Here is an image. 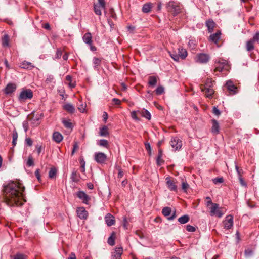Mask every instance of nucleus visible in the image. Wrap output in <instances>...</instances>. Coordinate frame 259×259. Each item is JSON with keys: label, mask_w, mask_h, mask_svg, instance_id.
I'll use <instances>...</instances> for the list:
<instances>
[{"label": "nucleus", "mask_w": 259, "mask_h": 259, "mask_svg": "<svg viewBox=\"0 0 259 259\" xmlns=\"http://www.w3.org/2000/svg\"><path fill=\"white\" fill-rule=\"evenodd\" d=\"M26 256L22 253H17L14 256V259H26Z\"/></svg>", "instance_id": "nucleus-46"}, {"label": "nucleus", "mask_w": 259, "mask_h": 259, "mask_svg": "<svg viewBox=\"0 0 259 259\" xmlns=\"http://www.w3.org/2000/svg\"><path fill=\"white\" fill-rule=\"evenodd\" d=\"M209 60L210 56L205 53H200L197 54L196 56V61L200 63H206Z\"/></svg>", "instance_id": "nucleus-11"}, {"label": "nucleus", "mask_w": 259, "mask_h": 259, "mask_svg": "<svg viewBox=\"0 0 259 259\" xmlns=\"http://www.w3.org/2000/svg\"><path fill=\"white\" fill-rule=\"evenodd\" d=\"M210 214L211 216H217L218 218H221L223 213L220 210L219 204L217 203L212 204L210 207Z\"/></svg>", "instance_id": "nucleus-6"}, {"label": "nucleus", "mask_w": 259, "mask_h": 259, "mask_svg": "<svg viewBox=\"0 0 259 259\" xmlns=\"http://www.w3.org/2000/svg\"><path fill=\"white\" fill-rule=\"evenodd\" d=\"M34 165V161L32 157H29L27 161V165L28 166H31Z\"/></svg>", "instance_id": "nucleus-54"}, {"label": "nucleus", "mask_w": 259, "mask_h": 259, "mask_svg": "<svg viewBox=\"0 0 259 259\" xmlns=\"http://www.w3.org/2000/svg\"><path fill=\"white\" fill-rule=\"evenodd\" d=\"M33 92L30 89L24 90L21 92L18 99L19 101L31 99L33 97Z\"/></svg>", "instance_id": "nucleus-5"}, {"label": "nucleus", "mask_w": 259, "mask_h": 259, "mask_svg": "<svg viewBox=\"0 0 259 259\" xmlns=\"http://www.w3.org/2000/svg\"><path fill=\"white\" fill-rule=\"evenodd\" d=\"M53 139L57 143H60L63 139L62 135L58 132H55L53 134Z\"/></svg>", "instance_id": "nucleus-23"}, {"label": "nucleus", "mask_w": 259, "mask_h": 259, "mask_svg": "<svg viewBox=\"0 0 259 259\" xmlns=\"http://www.w3.org/2000/svg\"><path fill=\"white\" fill-rule=\"evenodd\" d=\"M178 55L181 59H185L188 55L187 51L183 48L178 49Z\"/></svg>", "instance_id": "nucleus-22"}, {"label": "nucleus", "mask_w": 259, "mask_h": 259, "mask_svg": "<svg viewBox=\"0 0 259 259\" xmlns=\"http://www.w3.org/2000/svg\"><path fill=\"white\" fill-rule=\"evenodd\" d=\"M25 142L29 146H31L33 144V142L30 138H26L25 139Z\"/></svg>", "instance_id": "nucleus-58"}, {"label": "nucleus", "mask_w": 259, "mask_h": 259, "mask_svg": "<svg viewBox=\"0 0 259 259\" xmlns=\"http://www.w3.org/2000/svg\"><path fill=\"white\" fill-rule=\"evenodd\" d=\"M166 185L168 189L172 191H177V186L175 182L171 180L170 177H167L165 179Z\"/></svg>", "instance_id": "nucleus-12"}, {"label": "nucleus", "mask_w": 259, "mask_h": 259, "mask_svg": "<svg viewBox=\"0 0 259 259\" xmlns=\"http://www.w3.org/2000/svg\"><path fill=\"white\" fill-rule=\"evenodd\" d=\"M22 65L23 66L22 68L25 69H32L34 67V66L32 64V63L29 62L24 61L23 62Z\"/></svg>", "instance_id": "nucleus-37"}, {"label": "nucleus", "mask_w": 259, "mask_h": 259, "mask_svg": "<svg viewBox=\"0 0 259 259\" xmlns=\"http://www.w3.org/2000/svg\"><path fill=\"white\" fill-rule=\"evenodd\" d=\"M93 62L94 64V68L97 71L99 70V67L101 65V59L94 57L93 59Z\"/></svg>", "instance_id": "nucleus-25"}, {"label": "nucleus", "mask_w": 259, "mask_h": 259, "mask_svg": "<svg viewBox=\"0 0 259 259\" xmlns=\"http://www.w3.org/2000/svg\"><path fill=\"white\" fill-rule=\"evenodd\" d=\"M109 135V133L108 131L107 127L106 126H104L100 128V135L103 137H106Z\"/></svg>", "instance_id": "nucleus-32"}, {"label": "nucleus", "mask_w": 259, "mask_h": 259, "mask_svg": "<svg viewBox=\"0 0 259 259\" xmlns=\"http://www.w3.org/2000/svg\"><path fill=\"white\" fill-rule=\"evenodd\" d=\"M151 9V5L150 4H144L142 7V12L144 13H148L150 11Z\"/></svg>", "instance_id": "nucleus-34"}, {"label": "nucleus", "mask_w": 259, "mask_h": 259, "mask_svg": "<svg viewBox=\"0 0 259 259\" xmlns=\"http://www.w3.org/2000/svg\"><path fill=\"white\" fill-rule=\"evenodd\" d=\"M108 243L111 246H113L115 244V239L113 236H110L107 241Z\"/></svg>", "instance_id": "nucleus-48"}, {"label": "nucleus", "mask_w": 259, "mask_h": 259, "mask_svg": "<svg viewBox=\"0 0 259 259\" xmlns=\"http://www.w3.org/2000/svg\"><path fill=\"white\" fill-rule=\"evenodd\" d=\"M76 195L80 199L82 200L83 203L88 204L90 197L84 192L79 191L77 192Z\"/></svg>", "instance_id": "nucleus-13"}, {"label": "nucleus", "mask_w": 259, "mask_h": 259, "mask_svg": "<svg viewBox=\"0 0 259 259\" xmlns=\"http://www.w3.org/2000/svg\"><path fill=\"white\" fill-rule=\"evenodd\" d=\"M164 89L162 86H158L155 90V93L157 95H161L164 92Z\"/></svg>", "instance_id": "nucleus-43"}, {"label": "nucleus", "mask_w": 259, "mask_h": 259, "mask_svg": "<svg viewBox=\"0 0 259 259\" xmlns=\"http://www.w3.org/2000/svg\"><path fill=\"white\" fill-rule=\"evenodd\" d=\"M112 101L116 105H119L121 103V101L117 98H113Z\"/></svg>", "instance_id": "nucleus-64"}, {"label": "nucleus", "mask_w": 259, "mask_h": 259, "mask_svg": "<svg viewBox=\"0 0 259 259\" xmlns=\"http://www.w3.org/2000/svg\"><path fill=\"white\" fill-rule=\"evenodd\" d=\"M9 37L8 34H5L2 38V45L4 47H8L9 46Z\"/></svg>", "instance_id": "nucleus-31"}, {"label": "nucleus", "mask_w": 259, "mask_h": 259, "mask_svg": "<svg viewBox=\"0 0 259 259\" xmlns=\"http://www.w3.org/2000/svg\"><path fill=\"white\" fill-rule=\"evenodd\" d=\"M142 116L146 119L148 120L151 119V114L147 110L144 108L142 110Z\"/></svg>", "instance_id": "nucleus-33"}, {"label": "nucleus", "mask_w": 259, "mask_h": 259, "mask_svg": "<svg viewBox=\"0 0 259 259\" xmlns=\"http://www.w3.org/2000/svg\"><path fill=\"white\" fill-rule=\"evenodd\" d=\"M16 85L15 83H8L4 89V92L6 94H11L16 90Z\"/></svg>", "instance_id": "nucleus-15"}, {"label": "nucleus", "mask_w": 259, "mask_h": 259, "mask_svg": "<svg viewBox=\"0 0 259 259\" xmlns=\"http://www.w3.org/2000/svg\"><path fill=\"white\" fill-rule=\"evenodd\" d=\"M224 228L227 230L230 229L233 226V217L232 215H228L225 220L223 222Z\"/></svg>", "instance_id": "nucleus-10"}, {"label": "nucleus", "mask_w": 259, "mask_h": 259, "mask_svg": "<svg viewBox=\"0 0 259 259\" xmlns=\"http://www.w3.org/2000/svg\"><path fill=\"white\" fill-rule=\"evenodd\" d=\"M62 123L66 128L72 129L73 127L72 123L70 122L69 120H63L62 121Z\"/></svg>", "instance_id": "nucleus-39"}, {"label": "nucleus", "mask_w": 259, "mask_h": 259, "mask_svg": "<svg viewBox=\"0 0 259 259\" xmlns=\"http://www.w3.org/2000/svg\"><path fill=\"white\" fill-rule=\"evenodd\" d=\"M215 68L214 71L221 72L223 70H228L229 65L227 60L224 59H220L215 62Z\"/></svg>", "instance_id": "nucleus-4"}, {"label": "nucleus", "mask_w": 259, "mask_h": 259, "mask_svg": "<svg viewBox=\"0 0 259 259\" xmlns=\"http://www.w3.org/2000/svg\"><path fill=\"white\" fill-rule=\"evenodd\" d=\"M76 213L80 219H87L88 215V211L83 207H78L76 209Z\"/></svg>", "instance_id": "nucleus-14"}, {"label": "nucleus", "mask_w": 259, "mask_h": 259, "mask_svg": "<svg viewBox=\"0 0 259 259\" xmlns=\"http://www.w3.org/2000/svg\"><path fill=\"white\" fill-rule=\"evenodd\" d=\"M212 126L211 131L214 134H218L219 132V124L218 122L215 120L213 119L212 120Z\"/></svg>", "instance_id": "nucleus-21"}, {"label": "nucleus", "mask_w": 259, "mask_h": 259, "mask_svg": "<svg viewBox=\"0 0 259 259\" xmlns=\"http://www.w3.org/2000/svg\"><path fill=\"white\" fill-rule=\"evenodd\" d=\"M171 213V209L169 207H165L162 210V214L167 217V219L169 221L173 220L176 217V212L174 211L171 215L170 216V214Z\"/></svg>", "instance_id": "nucleus-8"}, {"label": "nucleus", "mask_w": 259, "mask_h": 259, "mask_svg": "<svg viewBox=\"0 0 259 259\" xmlns=\"http://www.w3.org/2000/svg\"><path fill=\"white\" fill-rule=\"evenodd\" d=\"M98 144L101 146L107 148L108 146V142L107 140L101 139L99 141Z\"/></svg>", "instance_id": "nucleus-41"}, {"label": "nucleus", "mask_w": 259, "mask_h": 259, "mask_svg": "<svg viewBox=\"0 0 259 259\" xmlns=\"http://www.w3.org/2000/svg\"><path fill=\"white\" fill-rule=\"evenodd\" d=\"M186 230L190 232H194L196 231V228L190 225L186 226Z\"/></svg>", "instance_id": "nucleus-49"}, {"label": "nucleus", "mask_w": 259, "mask_h": 259, "mask_svg": "<svg viewBox=\"0 0 259 259\" xmlns=\"http://www.w3.org/2000/svg\"><path fill=\"white\" fill-rule=\"evenodd\" d=\"M169 53L171 58H172L175 61L177 62L179 61V56L176 52H169Z\"/></svg>", "instance_id": "nucleus-38"}, {"label": "nucleus", "mask_w": 259, "mask_h": 259, "mask_svg": "<svg viewBox=\"0 0 259 259\" xmlns=\"http://www.w3.org/2000/svg\"><path fill=\"white\" fill-rule=\"evenodd\" d=\"M22 126L25 133L28 130V122L27 120L24 121L22 123Z\"/></svg>", "instance_id": "nucleus-50"}, {"label": "nucleus", "mask_w": 259, "mask_h": 259, "mask_svg": "<svg viewBox=\"0 0 259 259\" xmlns=\"http://www.w3.org/2000/svg\"><path fill=\"white\" fill-rule=\"evenodd\" d=\"M224 181L223 178L222 177L220 178H215L212 179V182L214 184H217L219 183H222Z\"/></svg>", "instance_id": "nucleus-47"}, {"label": "nucleus", "mask_w": 259, "mask_h": 259, "mask_svg": "<svg viewBox=\"0 0 259 259\" xmlns=\"http://www.w3.org/2000/svg\"><path fill=\"white\" fill-rule=\"evenodd\" d=\"M54 80V77L52 75H47L46 81L47 83L52 82Z\"/></svg>", "instance_id": "nucleus-56"}, {"label": "nucleus", "mask_w": 259, "mask_h": 259, "mask_svg": "<svg viewBox=\"0 0 259 259\" xmlns=\"http://www.w3.org/2000/svg\"><path fill=\"white\" fill-rule=\"evenodd\" d=\"M170 144L175 150H180L182 146V141L177 137H173L171 139Z\"/></svg>", "instance_id": "nucleus-7"}, {"label": "nucleus", "mask_w": 259, "mask_h": 259, "mask_svg": "<svg viewBox=\"0 0 259 259\" xmlns=\"http://www.w3.org/2000/svg\"><path fill=\"white\" fill-rule=\"evenodd\" d=\"M157 78L155 76H150L149 77L148 84L151 87H154L157 83Z\"/></svg>", "instance_id": "nucleus-29"}, {"label": "nucleus", "mask_w": 259, "mask_h": 259, "mask_svg": "<svg viewBox=\"0 0 259 259\" xmlns=\"http://www.w3.org/2000/svg\"><path fill=\"white\" fill-rule=\"evenodd\" d=\"M190 220L188 215H184L178 219V222L181 224L187 223Z\"/></svg>", "instance_id": "nucleus-28"}, {"label": "nucleus", "mask_w": 259, "mask_h": 259, "mask_svg": "<svg viewBox=\"0 0 259 259\" xmlns=\"http://www.w3.org/2000/svg\"><path fill=\"white\" fill-rule=\"evenodd\" d=\"M253 254L252 250L250 249H247L244 251V255L245 257H249L251 256Z\"/></svg>", "instance_id": "nucleus-44"}, {"label": "nucleus", "mask_w": 259, "mask_h": 259, "mask_svg": "<svg viewBox=\"0 0 259 259\" xmlns=\"http://www.w3.org/2000/svg\"><path fill=\"white\" fill-rule=\"evenodd\" d=\"M253 41H259V32H256L253 36Z\"/></svg>", "instance_id": "nucleus-61"}, {"label": "nucleus", "mask_w": 259, "mask_h": 259, "mask_svg": "<svg viewBox=\"0 0 259 259\" xmlns=\"http://www.w3.org/2000/svg\"><path fill=\"white\" fill-rule=\"evenodd\" d=\"M205 24L209 32H212L215 26V23L214 21L212 20H208L206 21Z\"/></svg>", "instance_id": "nucleus-24"}, {"label": "nucleus", "mask_w": 259, "mask_h": 259, "mask_svg": "<svg viewBox=\"0 0 259 259\" xmlns=\"http://www.w3.org/2000/svg\"><path fill=\"white\" fill-rule=\"evenodd\" d=\"M94 11L95 13L98 15H101L102 12L101 10V7L97 4L94 5Z\"/></svg>", "instance_id": "nucleus-40"}, {"label": "nucleus", "mask_w": 259, "mask_h": 259, "mask_svg": "<svg viewBox=\"0 0 259 259\" xmlns=\"http://www.w3.org/2000/svg\"><path fill=\"white\" fill-rule=\"evenodd\" d=\"M227 90L231 93L232 94H236V87L234 85V84L233 83V82L230 81L228 80L226 82L225 84Z\"/></svg>", "instance_id": "nucleus-19"}, {"label": "nucleus", "mask_w": 259, "mask_h": 259, "mask_svg": "<svg viewBox=\"0 0 259 259\" xmlns=\"http://www.w3.org/2000/svg\"><path fill=\"white\" fill-rule=\"evenodd\" d=\"M221 32H217L214 34L210 35V40L212 42L217 44L218 41L220 38Z\"/></svg>", "instance_id": "nucleus-26"}, {"label": "nucleus", "mask_w": 259, "mask_h": 259, "mask_svg": "<svg viewBox=\"0 0 259 259\" xmlns=\"http://www.w3.org/2000/svg\"><path fill=\"white\" fill-rule=\"evenodd\" d=\"M168 12L171 13L174 16H177L181 12V8L179 3L175 1H169L166 4Z\"/></svg>", "instance_id": "nucleus-2"}, {"label": "nucleus", "mask_w": 259, "mask_h": 259, "mask_svg": "<svg viewBox=\"0 0 259 259\" xmlns=\"http://www.w3.org/2000/svg\"><path fill=\"white\" fill-rule=\"evenodd\" d=\"M70 178L73 182H77L79 180V175L76 171L73 170L72 172Z\"/></svg>", "instance_id": "nucleus-30"}, {"label": "nucleus", "mask_w": 259, "mask_h": 259, "mask_svg": "<svg viewBox=\"0 0 259 259\" xmlns=\"http://www.w3.org/2000/svg\"><path fill=\"white\" fill-rule=\"evenodd\" d=\"M57 169L55 167H52L49 172V177L51 179L54 178L56 175Z\"/></svg>", "instance_id": "nucleus-35"}, {"label": "nucleus", "mask_w": 259, "mask_h": 259, "mask_svg": "<svg viewBox=\"0 0 259 259\" xmlns=\"http://www.w3.org/2000/svg\"><path fill=\"white\" fill-rule=\"evenodd\" d=\"M25 188L20 181H11L4 185L6 201L10 206H21L26 200L24 198Z\"/></svg>", "instance_id": "nucleus-1"}, {"label": "nucleus", "mask_w": 259, "mask_h": 259, "mask_svg": "<svg viewBox=\"0 0 259 259\" xmlns=\"http://www.w3.org/2000/svg\"><path fill=\"white\" fill-rule=\"evenodd\" d=\"M189 187V185L186 181H183L182 183V188L183 190L186 192Z\"/></svg>", "instance_id": "nucleus-45"}, {"label": "nucleus", "mask_w": 259, "mask_h": 259, "mask_svg": "<svg viewBox=\"0 0 259 259\" xmlns=\"http://www.w3.org/2000/svg\"><path fill=\"white\" fill-rule=\"evenodd\" d=\"M35 176L36 177L37 179H38V180L40 181V180H41L40 175L39 174V170L38 169H36V170L35 171Z\"/></svg>", "instance_id": "nucleus-62"}, {"label": "nucleus", "mask_w": 259, "mask_h": 259, "mask_svg": "<svg viewBox=\"0 0 259 259\" xmlns=\"http://www.w3.org/2000/svg\"><path fill=\"white\" fill-rule=\"evenodd\" d=\"M63 108L69 113H72L75 111L74 106L70 103L65 104L63 106Z\"/></svg>", "instance_id": "nucleus-27"}, {"label": "nucleus", "mask_w": 259, "mask_h": 259, "mask_svg": "<svg viewBox=\"0 0 259 259\" xmlns=\"http://www.w3.org/2000/svg\"><path fill=\"white\" fill-rule=\"evenodd\" d=\"M99 2V6H100L102 8H105V2L104 0H98Z\"/></svg>", "instance_id": "nucleus-60"}, {"label": "nucleus", "mask_w": 259, "mask_h": 259, "mask_svg": "<svg viewBox=\"0 0 259 259\" xmlns=\"http://www.w3.org/2000/svg\"><path fill=\"white\" fill-rule=\"evenodd\" d=\"M95 160L99 164H103L107 160V155L103 152H96L94 154Z\"/></svg>", "instance_id": "nucleus-9"}, {"label": "nucleus", "mask_w": 259, "mask_h": 259, "mask_svg": "<svg viewBox=\"0 0 259 259\" xmlns=\"http://www.w3.org/2000/svg\"><path fill=\"white\" fill-rule=\"evenodd\" d=\"M82 39L83 42L88 45L91 46L93 44L92 36L91 33H85L83 36Z\"/></svg>", "instance_id": "nucleus-20"}, {"label": "nucleus", "mask_w": 259, "mask_h": 259, "mask_svg": "<svg viewBox=\"0 0 259 259\" xmlns=\"http://www.w3.org/2000/svg\"><path fill=\"white\" fill-rule=\"evenodd\" d=\"M42 117V114H37L35 115H33L30 120L31 123L34 126H36L39 124V120Z\"/></svg>", "instance_id": "nucleus-16"}, {"label": "nucleus", "mask_w": 259, "mask_h": 259, "mask_svg": "<svg viewBox=\"0 0 259 259\" xmlns=\"http://www.w3.org/2000/svg\"><path fill=\"white\" fill-rule=\"evenodd\" d=\"M85 106L83 104H81L78 107V109L80 111V112H83L85 110Z\"/></svg>", "instance_id": "nucleus-63"}, {"label": "nucleus", "mask_w": 259, "mask_h": 259, "mask_svg": "<svg viewBox=\"0 0 259 259\" xmlns=\"http://www.w3.org/2000/svg\"><path fill=\"white\" fill-rule=\"evenodd\" d=\"M123 253L122 247H116L115 251L112 253L111 259H121V256Z\"/></svg>", "instance_id": "nucleus-17"}, {"label": "nucleus", "mask_w": 259, "mask_h": 259, "mask_svg": "<svg viewBox=\"0 0 259 259\" xmlns=\"http://www.w3.org/2000/svg\"><path fill=\"white\" fill-rule=\"evenodd\" d=\"M18 138V134L16 131H13V141L12 143L14 146H15L17 143V140Z\"/></svg>", "instance_id": "nucleus-42"}, {"label": "nucleus", "mask_w": 259, "mask_h": 259, "mask_svg": "<svg viewBox=\"0 0 259 259\" xmlns=\"http://www.w3.org/2000/svg\"><path fill=\"white\" fill-rule=\"evenodd\" d=\"M161 157H162L161 151L159 150V151L158 155V156L157 157V158H156V162H157V164L158 165H161L160 159H161Z\"/></svg>", "instance_id": "nucleus-53"}, {"label": "nucleus", "mask_w": 259, "mask_h": 259, "mask_svg": "<svg viewBox=\"0 0 259 259\" xmlns=\"http://www.w3.org/2000/svg\"><path fill=\"white\" fill-rule=\"evenodd\" d=\"M145 149L148 151V154L149 155H151V146H150V143H148V142L145 143Z\"/></svg>", "instance_id": "nucleus-51"}, {"label": "nucleus", "mask_w": 259, "mask_h": 259, "mask_svg": "<svg viewBox=\"0 0 259 259\" xmlns=\"http://www.w3.org/2000/svg\"><path fill=\"white\" fill-rule=\"evenodd\" d=\"M212 84L211 80L207 79L204 87L201 89V91L205 93L207 98H211L214 93V91L212 88Z\"/></svg>", "instance_id": "nucleus-3"}, {"label": "nucleus", "mask_w": 259, "mask_h": 259, "mask_svg": "<svg viewBox=\"0 0 259 259\" xmlns=\"http://www.w3.org/2000/svg\"><path fill=\"white\" fill-rule=\"evenodd\" d=\"M105 220L106 223L108 226H111L115 223L114 217L110 213L107 214L105 216Z\"/></svg>", "instance_id": "nucleus-18"}, {"label": "nucleus", "mask_w": 259, "mask_h": 259, "mask_svg": "<svg viewBox=\"0 0 259 259\" xmlns=\"http://www.w3.org/2000/svg\"><path fill=\"white\" fill-rule=\"evenodd\" d=\"M131 117L133 119H134L135 120H137V121L139 120V118H138V117L136 115V112L135 111H133L131 112Z\"/></svg>", "instance_id": "nucleus-59"}, {"label": "nucleus", "mask_w": 259, "mask_h": 259, "mask_svg": "<svg viewBox=\"0 0 259 259\" xmlns=\"http://www.w3.org/2000/svg\"><path fill=\"white\" fill-rule=\"evenodd\" d=\"M253 41L252 40H250L247 42L246 49L248 51H250L254 49Z\"/></svg>", "instance_id": "nucleus-36"}, {"label": "nucleus", "mask_w": 259, "mask_h": 259, "mask_svg": "<svg viewBox=\"0 0 259 259\" xmlns=\"http://www.w3.org/2000/svg\"><path fill=\"white\" fill-rule=\"evenodd\" d=\"M117 169L118 170L117 178L118 179H120L124 176V172L122 170V169L119 166L117 167Z\"/></svg>", "instance_id": "nucleus-52"}, {"label": "nucleus", "mask_w": 259, "mask_h": 259, "mask_svg": "<svg viewBox=\"0 0 259 259\" xmlns=\"http://www.w3.org/2000/svg\"><path fill=\"white\" fill-rule=\"evenodd\" d=\"M62 55L61 50L59 49H58L56 52L55 58H60Z\"/></svg>", "instance_id": "nucleus-57"}, {"label": "nucleus", "mask_w": 259, "mask_h": 259, "mask_svg": "<svg viewBox=\"0 0 259 259\" xmlns=\"http://www.w3.org/2000/svg\"><path fill=\"white\" fill-rule=\"evenodd\" d=\"M212 111L213 113L217 116H219L221 114V112L215 106L213 107Z\"/></svg>", "instance_id": "nucleus-55"}]
</instances>
